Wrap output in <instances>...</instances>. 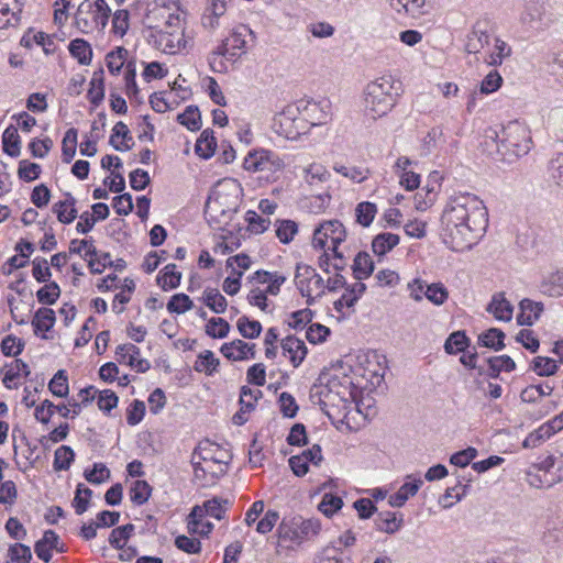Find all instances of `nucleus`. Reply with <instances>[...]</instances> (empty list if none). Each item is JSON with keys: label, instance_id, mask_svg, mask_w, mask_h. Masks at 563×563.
Wrapping results in <instances>:
<instances>
[{"label": "nucleus", "instance_id": "obj_1", "mask_svg": "<svg viewBox=\"0 0 563 563\" xmlns=\"http://www.w3.org/2000/svg\"><path fill=\"white\" fill-rule=\"evenodd\" d=\"M441 221L443 242L454 252H464L485 233L488 213L476 195L460 192L448 200Z\"/></svg>", "mask_w": 563, "mask_h": 563}, {"label": "nucleus", "instance_id": "obj_2", "mask_svg": "<svg viewBox=\"0 0 563 563\" xmlns=\"http://www.w3.org/2000/svg\"><path fill=\"white\" fill-rule=\"evenodd\" d=\"M402 84L390 74L369 81L363 91V112L371 120L387 115L402 95Z\"/></svg>", "mask_w": 563, "mask_h": 563}, {"label": "nucleus", "instance_id": "obj_3", "mask_svg": "<svg viewBox=\"0 0 563 563\" xmlns=\"http://www.w3.org/2000/svg\"><path fill=\"white\" fill-rule=\"evenodd\" d=\"M240 189L232 179H223L212 188L205 206L207 220L217 227L227 225L240 206Z\"/></svg>", "mask_w": 563, "mask_h": 563}, {"label": "nucleus", "instance_id": "obj_4", "mask_svg": "<svg viewBox=\"0 0 563 563\" xmlns=\"http://www.w3.org/2000/svg\"><path fill=\"white\" fill-rule=\"evenodd\" d=\"M250 41H254L253 31L244 24L235 26L209 54L208 63L211 70L220 74L228 73L229 63H235L247 53Z\"/></svg>", "mask_w": 563, "mask_h": 563}, {"label": "nucleus", "instance_id": "obj_5", "mask_svg": "<svg viewBox=\"0 0 563 563\" xmlns=\"http://www.w3.org/2000/svg\"><path fill=\"white\" fill-rule=\"evenodd\" d=\"M346 239V230L339 220H328L320 223L313 231L312 246L314 249L324 250V254L320 257V266L324 268L328 265L329 254L332 251L333 256L342 260V253L339 245Z\"/></svg>", "mask_w": 563, "mask_h": 563}, {"label": "nucleus", "instance_id": "obj_6", "mask_svg": "<svg viewBox=\"0 0 563 563\" xmlns=\"http://www.w3.org/2000/svg\"><path fill=\"white\" fill-rule=\"evenodd\" d=\"M532 147V137L529 128L515 120L503 128L500 144L497 151L506 158L527 155Z\"/></svg>", "mask_w": 563, "mask_h": 563}, {"label": "nucleus", "instance_id": "obj_7", "mask_svg": "<svg viewBox=\"0 0 563 563\" xmlns=\"http://www.w3.org/2000/svg\"><path fill=\"white\" fill-rule=\"evenodd\" d=\"M284 159L273 151L253 150L244 158L243 167L251 173H264L266 178L276 180L285 168Z\"/></svg>", "mask_w": 563, "mask_h": 563}, {"label": "nucleus", "instance_id": "obj_8", "mask_svg": "<svg viewBox=\"0 0 563 563\" xmlns=\"http://www.w3.org/2000/svg\"><path fill=\"white\" fill-rule=\"evenodd\" d=\"M321 529L317 519L292 518L283 520L277 529L279 542H291L300 544L305 540L316 537Z\"/></svg>", "mask_w": 563, "mask_h": 563}, {"label": "nucleus", "instance_id": "obj_9", "mask_svg": "<svg viewBox=\"0 0 563 563\" xmlns=\"http://www.w3.org/2000/svg\"><path fill=\"white\" fill-rule=\"evenodd\" d=\"M274 130L280 136L296 140L300 135L308 133L310 129L301 115L298 114V109L295 106L288 104L275 117Z\"/></svg>", "mask_w": 563, "mask_h": 563}, {"label": "nucleus", "instance_id": "obj_10", "mask_svg": "<svg viewBox=\"0 0 563 563\" xmlns=\"http://www.w3.org/2000/svg\"><path fill=\"white\" fill-rule=\"evenodd\" d=\"M146 20L151 33H161V31H166L168 27H172V30L185 29V21L179 10L173 11L165 4L158 5L156 3L147 13Z\"/></svg>", "mask_w": 563, "mask_h": 563}, {"label": "nucleus", "instance_id": "obj_11", "mask_svg": "<svg viewBox=\"0 0 563 563\" xmlns=\"http://www.w3.org/2000/svg\"><path fill=\"white\" fill-rule=\"evenodd\" d=\"M294 106L298 109V114L301 115L309 129L325 124L331 120L332 106L328 99L319 101L299 100Z\"/></svg>", "mask_w": 563, "mask_h": 563}, {"label": "nucleus", "instance_id": "obj_12", "mask_svg": "<svg viewBox=\"0 0 563 563\" xmlns=\"http://www.w3.org/2000/svg\"><path fill=\"white\" fill-rule=\"evenodd\" d=\"M296 285L303 297H307V303L312 305L313 294L321 296L324 292L322 277L310 266L299 265L295 276Z\"/></svg>", "mask_w": 563, "mask_h": 563}, {"label": "nucleus", "instance_id": "obj_13", "mask_svg": "<svg viewBox=\"0 0 563 563\" xmlns=\"http://www.w3.org/2000/svg\"><path fill=\"white\" fill-rule=\"evenodd\" d=\"M228 500H222L220 498H213L207 500L203 506H195L189 516H188V530L189 531H198L199 526L201 523V519L205 516H210L218 520H221L227 510Z\"/></svg>", "mask_w": 563, "mask_h": 563}, {"label": "nucleus", "instance_id": "obj_14", "mask_svg": "<svg viewBox=\"0 0 563 563\" xmlns=\"http://www.w3.org/2000/svg\"><path fill=\"white\" fill-rule=\"evenodd\" d=\"M150 40L157 49L166 54H176L186 48L188 43L185 29L150 33Z\"/></svg>", "mask_w": 563, "mask_h": 563}, {"label": "nucleus", "instance_id": "obj_15", "mask_svg": "<svg viewBox=\"0 0 563 563\" xmlns=\"http://www.w3.org/2000/svg\"><path fill=\"white\" fill-rule=\"evenodd\" d=\"M520 24L527 31H542L548 26L545 22V5L537 0H529L520 14Z\"/></svg>", "mask_w": 563, "mask_h": 563}, {"label": "nucleus", "instance_id": "obj_16", "mask_svg": "<svg viewBox=\"0 0 563 563\" xmlns=\"http://www.w3.org/2000/svg\"><path fill=\"white\" fill-rule=\"evenodd\" d=\"M84 13H91L96 25L103 29L108 24L111 10L106 0H96L93 3L82 2L78 7L76 23L78 26L87 27L88 20L86 18H81V14Z\"/></svg>", "mask_w": 563, "mask_h": 563}, {"label": "nucleus", "instance_id": "obj_17", "mask_svg": "<svg viewBox=\"0 0 563 563\" xmlns=\"http://www.w3.org/2000/svg\"><path fill=\"white\" fill-rule=\"evenodd\" d=\"M194 478L201 486H212L216 482L227 474L228 462L222 459L209 463L192 465Z\"/></svg>", "mask_w": 563, "mask_h": 563}, {"label": "nucleus", "instance_id": "obj_18", "mask_svg": "<svg viewBox=\"0 0 563 563\" xmlns=\"http://www.w3.org/2000/svg\"><path fill=\"white\" fill-rule=\"evenodd\" d=\"M387 2L399 15L420 18L431 12L434 0H387Z\"/></svg>", "mask_w": 563, "mask_h": 563}, {"label": "nucleus", "instance_id": "obj_19", "mask_svg": "<svg viewBox=\"0 0 563 563\" xmlns=\"http://www.w3.org/2000/svg\"><path fill=\"white\" fill-rule=\"evenodd\" d=\"M135 355H141V351L132 343L121 344L115 349V360L119 363L129 365L137 373L147 372L151 368L150 362L139 361L137 363H134L133 360H135Z\"/></svg>", "mask_w": 563, "mask_h": 563}, {"label": "nucleus", "instance_id": "obj_20", "mask_svg": "<svg viewBox=\"0 0 563 563\" xmlns=\"http://www.w3.org/2000/svg\"><path fill=\"white\" fill-rule=\"evenodd\" d=\"M490 34L486 22H476L468 33L465 49L468 54H478L489 44Z\"/></svg>", "mask_w": 563, "mask_h": 563}, {"label": "nucleus", "instance_id": "obj_21", "mask_svg": "<svg viewBox=\"0 0 563 563\" xmlns=\"http://www.w3.org/2000/svg\"><path fill=\"white\" fill-rule=\"evenodd\" d=\"M374 523L376 530L387 534H395L404 525V516L402 514L389 510L380 511L377 514Z\"/></svg>", "mask_w": 563, "mask_h": 563}, {"label": "nucleus", "instance_id": "obj_22", "mask_svg": "<svg viewBox=\"0 0 563 563\" xmlns=\"http://www.w3.org/2000/svg\"><path fill=\"white\" fill-rule=\"evenodd\" d=\"M282 349L284 355L289 357L294 367H298L307 355L305 342L291 335L282 341Z\"/></svg>", "mask_w": 563, "mask_h": 563}, {"label": "nucleus", "instance_id": "obj_23", "mask_svg": "<svg viewBox=\"0 0 563 563\" xmlns=\"http://www.w3.org/2000/svg\"><path fill=\"white\" fill-rule=\"evenodd\" d=\"M255 344H249L242 340H234L229 343H224L221 346V353L228 358L232 361H242L247 358V355L251 354V357H254Z\"/></svg>", "mask_w": 563, "mask_h": 563}, {"label": "nucleus", "instance_id": "obj_24", "mask_svg": "<svg viewBox=\"0 0 563 563\" xmlns=\"http://www.w3.org/2000/svg\"><path fill=\"white\" fill-rule=\"evenodd\" d=\"M219 449V446L206 441L199 443V445L195 449L191 455V465H197L201 463H209L212 461H219L225 459Z\"/></svg>", "mask_w": 563, "mask_h": 563}, {"label": "nucleus", "instance_id": "obj_25", "mask_svg": "<svg viewBox=\"0 0 563 563\" xmlns=\"http://www.w3.org/2000/svg\"><path fill=\"white\" fill-rule=\"evenodd\" d=\"M52 209L58 221L64 224L71 223L78 216L76 199L69 192L65 194L64 200L54 203Z\"/></svg>", "mask_w": 563, "mask_h": 563}, {"label": "nucleus", "instance_id": "obj_26", "mask_svg": "<svg viewBox=\"0 0 563 563\" xmlns=\"http://www.w3.org/2000/svg\"><path fill=\"white\" fill-rule=\"evenodd\" d=\"M58 544V536L53 530H46L43 534V537L36 541L34 545V552L37 555L38 559L44 561L45 563H48L52 559L51 551L53 549H57Z\"/></svg>", "mask_w": 563, "mask_h": 563}, {"label": "nucleus", "instance_id": "obj_27", "mask_svg": "<svg viewBox=\"0 0 563 563\" xmlns=\"http://www.w3.org/2000/svg\"><path fill=\"white\" fill-rule=\"evenodd\" d=\"M487 311L493 313L497 320L510 321L512 318L514 308L511 303L505 298L504 294L498 292L493 296Z\"/></svg>", "mask_w": 563, "mask_h": 563}, {"label": "nucleus", "instance_id": "obj_28", "mask_svg": "<svg viewBox=\"0 0 563 563\" xmlns=\"http://www.w3.org/2000/svg\"><path fill=\"white\" fill-rule=\"evenodd\" d=\"M542 311L541 302L523 299L520 301V313L517 316V321L521 325H531L539 319Z\"/></svg>", "mask_w": 563, "mask_h": 563}, {"label": "nucleus", "instance_id": "obj_29", "mask_svg": "<svg viewBox=\"0 0 563 563\" xmlns=\"http://www.w3.org/2000/svg\"><path fill=\"white\" fill-rule=\"evenodd\" d=\"M321 395L324 401L328 402L334 404L336 398L345 402L351 396V390L349 385H343L339 378L334 377L329 380L324 390L321 391Z\"/></svg>", "mask_w": 563, "mask_h": 563}, {"label": "nucleus", "instance_id": "obj_30", "mask_svg": "<svg viewBox=\"0 0 563 563\" xmlns=\"http://www.w3.org/2000/svg\"><path fill=\"white\" fill-rule=\"evenodd\" d=\"M130 141H132V136L130 135L128 125L122 121L118 122L112 129L110 144L115 151L125 152L132 147V145L129 144Z\"/></svg>", "mask_w": 563, "mask_h": 563}, {"label": "nucleus", "instance_id": "obj_31", "mask_svg": "<svg viewBox=\"0 0 563 563\" xmlns=\"http://www.w3.org/2000/svg\"><path fill=\"white\" fill-rule=\"evenodd\" d=\"M400 241L399 235L385 232L377 234L372 241V250L377 256H384L390 252Z\"/></svg>", "mask_w": 563, "mask_h": 563}, {"label": "nucleus", "instance_id": "obj_32", "mask_svg": "<svg viewBox=\"0 0 563 563\" xmlns=\"http://www.w3.org/2000/svg\"><path fill=\"white\" fill-rule=\"evenodd\" d=\"M353 274L357 280L368 278L374 272V262L366 252H360L353 262Z\"/></svg>", "mask_w": 563, "mask_h": 563}, {"label": "nucleus", "instance_id": "obj_33", "mask_svg": "<svg viewBox=\"0 0 563 563\" xmlns=\"http://www.w3.org/2000/svg\"><path fill=\"white\" fill-rule=\"evenodd\" d=\"M3 151L11 157H16L21 152V141L18 129L13 125L8 126L2 134Z\"/></svg>", "mask_w": 563, "mask_h": 563}, {"label": "nucleus", "instance_id": "obj_34", "mask_svg": "<svg viewBox=\"0 0 563 563\" xmlns=\"http://www.w3.org/2000/svg\"><path fill=\"white\" fill-rule=\"evenodd\" d=\"M181 273L176 271L175 264L166 265L157 276V284L164 289H174L179 286Z\"/></svg>", "mask_w": 563, "mask_h": 563}, {"label": "nucleus", "instance_id": "obj_35", "mask_svg": "<svg viewBox=\"0 0 563 563\" xmlns=\"http://www.w3.org/2000/svg\"><path fill=\"white\" fill-rule=\"evenodd\" d=\"M217 142L213 132L205 130L197 140L195 151L202 158H210L216 150Z\"/></svg>", "mask_w": 563, "mask_h": 563}, {"label": "nucleus", "instance_id": "obj_36", "mask_svg": "<svg viewBox=\"0 0 563 563\" xmlns=\"http://www.w3.org/2000/svg\"><path fill=\"white\" fill-rule=\"evenodd\" d=\"M511 55V47L501 38L496 37L494 51L485 57V63L489 66H499L506 57Z\"/></svg>", "mask_w": 563, "mask_h": 563}, {"label": "nucleus", "instance_id": "obj_37", "mask_svg": "<svg viewBox=\"0 0 563 563\" xmlns=\"http://www.w3.org/2000/svg\"><path fill=\"white\" fill-rule=\"evenodd\" d=\"M202 300L216 313H223L228 307L225 297L216 288H207L203 291Z\"/></svg>", "mask_w": 563, "mask_h": 563}, {"label": "nucleus", "instance_id": "obj_38", "mask_svg": "<svg viewBox=\"0 0 563 563\" xmlns=\"http://www.w3.org/2000/svg\"><path fill=\"white\" fill-rule=\"evenodd\" d=\"M504 339L505 333L501 330L490 328L478 336V342L485 347L500 351L505 347Z\"/></svg>", "mask_w": 563, "mask_h": 563}, {"label": "nucleus", "instance_id": "obj_39", "mask_svg": "<svg viewBox=\"0 0 563 563\" xmlns=\"http://www.w3.org/2000/svg\"><path fill=\"white\" fill-rule=\"evenodd\" d=\"M220 362L213 354V352L206 350L200 353L195 362L194 368L199 373H205L206 375H212Z\"/></svg>", "mask_w": 563, "mask_h": 563}, {"label": "nucleus", "instance_id": "obj_40", "mask_svg": "<svg viewBox=\"0 0 563 563\" xmlns=\"http://www.w3.org/2000/svg\"><path fill=\"white\" fill-rule=\"evenodd\" d=\"M78 131L70 128L66 131L62 141V157L63 162L68 164L76 155Z\"/></svg>", "mask_w": 563, "mask_h": 563}, {"label": "nucleus", "instance_id": "obj_41", "mask_svg": "<svg viewBox=\"0 0 563 563\" xmlns=\"http://www.w3.org/2000/svg\"><path fill=\"white\" fill-rule=\"evenodd\" d=\"M70 54L78 59L81 65H89L92 57V51L89 43L82 38L73 40L69 43Z\"/></svg>", "mask_w": 563, "mask_h": 563}, {"label": "nucleus", "instance_id": "obj_42", "mask_svg": "<svg viewBox=\"0 0 563 563\" xmlns=\"http://www.w3.org/2000/svg\"><path fill=\"white\" fill-rule=\"evenodd\" d=\"M87 98L93 106H99L104 98L102 70L95 71L90 80Z\"/></svg>", "mask_w": 563, "mask_h": 563}, {"label": "nucleus", "instance_id": "obj_43", "mask_svg": "<svg viewBox=\"0 0 563 563\" xmlns=\"http://www.w3.org/2000/svg\"><path fill=\"white\" fill-rule=\"evenodd\" d=\"M489 373L492 378H497L501 371L512 372L516 368L515 361L508 355L494 356L488 358Z\"/></svg>", "mask_w": 563, "mask_h": 563}, {"label": "nucleus", "instance_id": "obj_44", "mask_svg": "<svg viewBox=\"0 0 563 563\" xmlns=\"http://www.w3.org/2000/svg\"><path fill=\"white\" fill-rule=\"evenodd\" d=\"M55 323V312L49 308H40L32 320V324L37 331H49Z\"/></svg>", "mask_w": 563, "mask_h": 563}, {"label": "nucleus", "instance_id": "obj_45", "mask_svg": "<svg viewBox=\"0 0 563 563\" xmlns=\"http://www.w3.org/2000/svg\"><path fill=\"white\" fill-rule=\"evenodd\" d=\"M543 292L551 297L563 295V272L558 271L551 273L544 278L541 285Z\"/></svg>", "mask_w": 563, "mask_h": 563}, {"label": "nucleus", "instance_id": "obj_46", "mask_svg": "<svg viewBox=\"0 0 563 563\" xmlns=\"http://www.w3.org/2000/svg\"><path fill=\"white\" fill-rule=\"evenodd\" d=\"M377 213V207L369 201L360 202L355 208L356 222L362 227H369Z\"/></svg>", "mask_w": 563, "mask_h": 563}, {"label": "nucleus", "instance_id": "obj_47", "mask_svg": "<svg viewBox=\"0 0 563 563\" xmlns=\"http://www.w3.org/2000/svg\"><path fill=\"white\" fill-rule=\"evenodd\" d=\"M134 526L132 523H128L118 528H114L109 537V543L119 550H122L130 537L134 532Z\"/></svg>", "mask_w": 563, "mask_h": 563}, {"label": "nucleus", "instance_id": "obj_48", "mask_svg": "<svg viewBox=\"0 0 563 563\" xmlns=\"http://www.w3.org/2000/svg\"><path fill=\"white\" fill-rule=\"evenodd\" d=\"M75 457V453L70 446L62 445L55 451L54 455V470L67 471Z\"/></svg>", "mask_w": 563, "mask_h": 563}, {"label": "nucleus", "instance_id": "obj_49", "mask_svg": "<svg viewBox=\"0 0 563 563\" xmlns=\"http://www.w3.org/2000/svg\"><path fill=\"white\" fill-rule=\"evenodd\" d=\"M21 375L29 376L30 369L29 366L21 360H15L5 371L3 376V384L11 388L14 380H16Z\"/></svg>", "mask_w": 563, "mask_h": 563}, {"label": "nucleus", "instance_id": "obj_50", "mask_svg": "<svg viewBox=\"0 0 563 563\" xmlns=\"http://www.w3.org/2000/svg\"><path fill=\"white\" fill-rule=\"evenodd\" d=\"M298 232V225L292 220H278L276 222V236L284 244L289 243Z\"/></svg>", "mask_w": 563, "mask_h": 563}, {"label": "nucleus", "instance_id": "obj_51", "mask_svg": "<svg viewBox=\"0 0 563 563\" xmlns=\"http://www.w3.org/2000/svg\"><path fill=\"white\" fill-rule=\"evenodd\" d=\"M532 369L539 375V376H552L554 375L559 366L556 362L550 357L544 356H537L532 361Z\"/></svg>", "mask_w": 563, "mask_h": 563}, {"label": "nucleus", "instance_id": "obj_52", "mask_svg": "<svg viewBox=\"0 0 563 563\" xmlns=\"http://www.w3.org/2000/svg\"><path fill=\"white\" fill-rule=\"evenodd\" d=\"M238 330L243 338L255 339L261 334L262 324L243 316L236 322Z\"/></svg>", "mask_w": 563, "mask_h": 563}, {"label": "nucleus", "instance_id": "obj_53", "mask_svg": "<svg viewBox=\"0 0 563 563\" xmlns=\"http://www.w3.org/2000/svg\"><path fill=\"white\" fill-rule=\"evenodd\" d=\"M177 121L187 126L190 131H197L200 129V112L197 107L189 106L186 110L178 114Z\"/></svg>", "mask_w": 563, "mask_h": 563}, {"label": "nucleus", "instance_id": "obj_54", "mask_svg": "<svg viewBox=\"0 0 563 563\" xmlns=\"http://www.w3.org/2000/svg\"><path fill=\"white\" fill-rule=\"evenodd\" d=\"M60 296V288L55 282L44 285L36 291L37 301L43 305H53Z\"/></svg>", "mask_w": 563, "mask_h": 563}, {"label": "nucleus", "instance_id": "obj_55", "mask_svg": "<svg viewBox=\"0 0 563 563\" xmlns=\"http://www.w3.org/2000/svg\"><path fill=\"white\" fill-rule=\"evenodd\" d=\"M426 298L435 306L443 305L449 298V291L442 283L428 284Z\"/></svg>", "mask_w": 563, "mask_h": 563}, {"label": "nucleus", "instance_id": "obj_56", "mask_svg": "<svg viewBox=\"0 0 563 563\" xmlns=\"http://www.w3.org/2000/svg\"><path fill=\"white\" fill-rule=\"evenodd\" d=\"M468 339L464 332L456 331L450 334L444 344L448 354H457L467 347Z\"/></svg>", "mask_w": 563, "mask_h": 563}, {"label": "nucleus", "instance_id": "obj_57", "mask_svg": "<svg viewBox=\"0 0 563 563\" xmlns=\"http://www.w3.org/2000/svg\"><path fill=\"white\" fill-rule=\"evenodd\" d=\"M330 178V173L327 168L321 164H310L305 169V180L309 185H314L317 183H324Z\"/></svg>", "mask_w": 563, "mask_h": 563}, {"label": "nucleus", "instance_id": "obj_58", "mask_svg": "<svg viewBox=\"0 0 563 563\" xmlns=\"http://www.w3.org/2000/svg\"><path fill=\"white\" fill-rule=\"evenodd\" d=\"M151 492L152 488L147 482L137 479L130 490L131 500L136 505H143L148 500Z\"/></svg>", "mask_w": 563, "mask_h": 563}, {"label": "nucleus", "instance_id": "obj_59", "mask_svg": "<svg viewBox=\"0 0 563 563\" xmlns=\"http://www.w3.org/2000/svg\"><path fill=\"white\" fill-rule=\"evenodd\" d=\"M192 300L186 294H176L172 296L167 303V310L172 313L181 314L192 308Z\"/></svg>", "mask_w": 563, "mask_h": 563}, {"label": "nucleus", "instance_id": "obj_60", "mask_svg": "<svg viewBox=\"0 0 563 563\" xmlns=\"http://www.w3.org/2000/svg\"><path fill=\"white\" fill-rule=\"evenodd\" d=\"M230 331V324L222 318H211L206 324V333L211 338L223 339Z\"/></svg>", "mask_w": 563, "mask_h": 563}, {"label": "nucleus", "instance_id": "obj_61", "mask_svg": "<svg viewBox=\"0 0 563 563\" xmlns=\"http://www.w3.org/2000/svg\"><path fill=\"white\" fill-rule=\"evenodd\" d=\"M48 388L54 396L66 397L68 395V380L65 371L59 369L48 384Z\"/></svg>", "mask_w": 563, "mask_h": 563}, {"label": "nucleus", "instance_id": "obj_62", "mask_svg": "<svg viewBox=\"0 0 563 563\" xmlns=\"http://www.w3.org/2000/svg\"><path fill=\"white\" fill-rule=\"evenodd\" d=\"M343 506V501L339 496L332 494H324L321 503L319 504V510L327 517H331L334 512L340 510Z\"/></svg>", "mask_w": 563, "mask_h": 563}, {"label": "nucleus", "instance_id": "obj_63", "mask_svg": "<svg viewBox=\"0 0 563 563\" xmlns=\"http://www.w3.org/2000/svg\"><path fill=\"white\" fill-rule=\"evenodd\" d=\"M8 556L13 563H30L32 552L27 545L15 543L9 548Z\"/></svg>", "mask_w": 563, "mask_h": 563}, {"label": "nucleus", "instance_id": "obj_64", "mask_svg": "<svg viewBox=\"0 0 563 563\" xmlns=\"http://www.w3.org/2000/svg\"><path fill=\"white\" fill-rule=\"evenodd\" d=\"M550 177L563 188V153H559L549 163Z\"/></svg>", "mask_w": 563, "mask_h": 563}]
</instances>
